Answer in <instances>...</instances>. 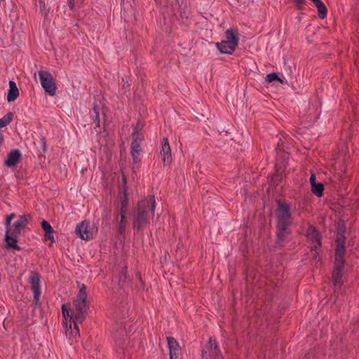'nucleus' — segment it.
<instances>
[{
  "label": "nucleus",
  "mask_w": 359,
  "mask_h": 359,
  "mask_svg": "<svg viewBox=\"0 0 359 359\" xmlns=\"http://www.w3.org/2000/svg\"><path fill=\"white\" fill-rule=\"evenodd\" d=\"M53 232V231H51L50 233H46L45 234L46 240H50L51 241V243H53V241H54Z\"/></svg>",
  "instance_id": "393cba45"
},
{
  "label": "nucleus",
  "mask_w": 359,
  "mask_h": 359,
  "mask_svg": "<svg viewBox=\"0 0 359 359\" xmlns=\"http://www.w3.org/2000/svg\"><path fill=\"white\" fill-rule=\"evenodd\" d=\"M126 215L119 213L116 217L117 231L120 234L124 233L126 229Z\"/></svg>",
  "instance_id": "f3484780"
},
{
  "label": "nucleus",
  "mask_w": 359,
  "mask_h": 359,
  "mask_svg": "<svg viewBox=\"0 0 359 359\" xmlns=\"http://www.w3.org/2000/svg\"><path fill=\"white\" fill-rule=\"evenodd\" d=\"M316 6L319 16L320 18H324L327 13V9L325 6L324 4L321 1V0H311Z\"/></svg>",
  "instance_id": "aec40b11"
},
{
  "label": "nucleus",
  "mask_w": 359,
  "mask_h": 359,
  "mask_svg": "<svg viewBox=\"0 0 359 359\" xmlns=\"http://www.w3.org/2000/svg\"><path fill=\"white\" fill-rule=\"evenodd\" d=\"M309 180H310V183H311V186H312L313 184H316V176H315V175H314V174H312V175H311Z\"/></svg>",
  "instance_id": "a878e982"
},
{
  "label": "nucleus",
  "mask_w": 359,
  "mask_h": 359,
  "mask_svg": "<svg viewBox=\"0 0 359 359\" xmlns=\"http://www.w3.org/2000/svg\"><path fill=\"white\" fill-rule=\"evenodd\" d=\"M40 276L39 273L32 272L29 278V283L31 285L34 294V302L36 305L39 304V299L41 296L40 290Z\"/></svg>",
  "instance_id": "9b49d317"
},
{
  "label": "nucleus",
  "mask_w": 359,
  "mask_h": 359,
  "mask_svg": "<svg viewBox=\"0 0 359 359\" xmlns=\"http://www.w3.org/2000/svg\"><path fill=\"white\" fill-rule=\"evenodd\" d=\"M69 5L71 7H72V2H69Z\"/></svg>",
  "instance_id": "c85d7f7f"
},
{
  "label": "nucleus",
  "mask_w": 359,
  "mask_h": 359,
  "mask_svg": "<svg viewBox=\"0 0 359 359\" xmlns=\"http://www.w3.org/2000/svg\"><path fill=\"white\" fill-rule=\"evenodd\" d=\"M95 228L90 225L87 221H83L77 224L75 233L82 240L88 241L93 238Z\"/></svg>",
  "instance_id": "9d476101"
},
{
  "label": "nucleus",
  "mask_w": 359,
  "mask_h": 359,
  "mask_svg": "<svg viewBox=\"0 0 359 359\" xmlns=\"http://www.w3.org/2000/svg\"><path fill=\"white\" fill-rule=\"evenodd\" d=\"M203 359H222V355L215 339L210 337L202 350Z\"/></svg>",
  "instance_id": "0eeeda50"
},
{
  "label": "nucleus",
  "mask_w": 359,
  "mask_h": 359,
  "mask_svg": "<svg viewBox=\"0 0 359 359\" xmlns=\"http://www.w3.org/2000/svg\"><path fill=\"white\" fill-rule=\"evenodd\" d=\"M86 297V288L82 284L74 301L73 308L70 309L68 304H63L62 306L65 334L71 344L76 341L79 337V329L77 323H81L85 319L88 309Z\"/></svg>",
  "instance_id": "f257e3e1"
},
{
  "label": "nucleus",
  "mask_w": 359,
  "mask_h": 359,
  "mask_svg": "<svg viewBox=\"0 0 359 359\" xmlns=\"http://www.w3.org/2000/svg\"><path fill=\"white\" fill-rule=\"evenodd\" d=\"M160 154L164 165H169L171 163V150L168 140L167 138H163L162 141Z\"/></svg>",
  "instance_id": "ddd939ff"
},
{
  "label": "nucleus",
  "mask_w": 359,
  "mask_h": 359,
  "mask_svg": "<svg viewBox=\"0 0 359 359\" xmlns=\"http://www.w3.org/2000/svg\"><path fill=\"white\" fill-rule=\"evenodd\" d=\"M306 236L311 250L314 251L313 259H317L319 255L318 250L321 244L320 234L313 226H311L306 231Z\"/></svg>",
  "instance_id": "6e6552de"
},
{
  "label": "nucleus",
  "mask_w": 359,
  "mask_h": 359,
  "mask_svg": "<svg viewBox=\"0 0 359 359\" xmlns=\"http://www.w3.org/2000/svg\"><path fill=\"white\" fill-rule=\"evenodd\" d=\"M336 241L337 245L336 248L335 261L332 279L334 287V293L339 292L341 290V286L343 284L342 269L344 267L343 257L344 255V248L343 245L344 236L341 235L338 236Z\"/></svg>",
  "instance_id": "7ed1b4c3"
},
{
  "label": "nucleus",
  "mask_w": 359,
  "mask_h": 359,
  "mask_svg": "<svg viewBox=\"0 0 359 359\" xmlns=\"http://www.w3.org/2000/svg\"><path fill=\"white\" fill-rule=\"evenodd\" d=\"M19 95V90L16 83L13 81H9V90L7 94L8 102H13Z\"/></svg>",
  "instance_id": "a211bd4d"
},
{
  "label": "nucleus",
  "mask_w": 359,
  "mask_h": 359,
  "mask_svg": "<svg viewBox=\"0 0 359 359\" xmlns=\"http://www.w3.org/2000/svg\"><path fill=\"white\" fill-rule=\"evenodd\" d=\"M295 4L298 6H300L304 3L305 0H294Z\"/></svg>",
  "instance_id": "bb28decb"
},
{
  "label": "nucleus",
  "mask_w": 359,
  "mask_h": 359,
  "mask_svg": "<svg viewBox=\"0 0 359 359\" xmlns=\"http://www.w3.org/2000/svg\"><path fill=\"white\" fill-rule=\"evenodd\" d=\"M239 43V33L236 28L231 27L224 32V38L221 42L215 43L220 53L231 55Z\"/></svg>",
  "instance_id": "20e7f679"
},
{
  "label": "nucleus",
  "mask_w": 359,
  "mask_h": 359,
  "mask_svg": "<svg viewBox=\"0 0 359 359\" xmlns=\"http://www.w3.org/2000/svg\"><path fill=\"white\" fill-rule=\"evenodd\" d=\"M154 210L155 200L153 196L140 201L134 212L133 228L139 231L146 225L149 219L153 217Z\"/></svg>",
  "instance_id": "f03ea898"
},
{
  "label": "nucleus",
  "mask_w": 359,
  "mask_h": 359,
  "mask_svg": "<svg viewBox=\"0 0 359 359\" xmlns=\"http://www.w3.org/2000/svg\"><path fill=\"white\" fill-rule=\"evenodd\" d=\"M170 351V359H177L180 353V347L178 342L171 337L167 338Z\"/></svg>",
  "instance_id": "4468645a"
},
{
  "label": "nucleus",
  "mask_w": 359,
  "mask_h": 359,
  "mask_svg": "<svg viewBox=\"0 0 359 359\" xmlns=\"http://www.w3.org/2000/svg\"><path fill=\"white\" fill-rule=\"evenodd\" d=\"M18 236V235L16 233H10V232H8V230H6L5 241L8 247L19 250V247L17 245Z\"/></svg>",
  "instance_id": "6ab92c4d"
},
{
  "label": "nucleus",
  "mask_w": 359,
  "mask_h": 359,
  "mask_svg": "<svg viewBox=\"0 0 359 359\" xmlns=\"http://www.w3.org/2000/svg\"><path fill=\"white\" fill-rule=\"evenodd\" d=\"M40 83L45 92L50 96L56 93V84L52 74L47 71H39Z\"/></svg>",
  "instance_id": "423d86ee"
},
{
  "label": "nucleus",
  "mask_w": 359,
  "mask_h": 359,
  "mask_svg": "<svg viewBox=\"0 0 359 359\" xmlns=\"http://www.w3.org/2000/svg\"><path fill=\"white\" fill-rule=\"evenodd\" d=\"M276 215L278 219V241L281 243L284 240L285 236L287 233V226L290 224L289 206L287 204L278 202Z\"/></svg>",
  "instance_id": "39448f33"
},
{
  "label": "nucleus",
  "mask_w": 359,
  "mask_h": 359,
  "mask_svg": "<svg viewBox=\"0 0 359 359\" xmlns=\"http://www.w3.org/2000/svg\"><path fill=\"white\" fill-rule=\"evenodd\" d=\"M4 142V136L2 135V133L0 132V146L3 144Z\"/></svg>",
  "instance_id": "cd10ccee"
},
{
  "label": "nucleus",
  "mask_w": 359,
  "mask_h": 359,
  "mask_svg": "<svg viewBox=\"0 0 359 359\" xmlns=\"http://www.w3.org/2000/svg\"><path fill=\"white\" fill-rule=\"evenodd\" d=\"M324 187L322 183H316L311 186V191L318 197H320L323 194Z\"/></svg>",
  "instance_id": "412c9836"
},
{
  "label": "nucleus",
  "mask_w": 359,
  "mask_h": 359,
  "mask_svg": "<svg viewBox=\"0 0 359 359\" xmlns=\"http://www.w3.org/2000/svg\"><path fill=\"white\" fill-rule=\"evenodd\" d=\"M123 188H122L123 196H121V205H120V208H119V213L127 214L128 208V199L127 193H126L127 192L126 187V180L124 177H123Z\"/></svg>",
  "instance_id": "2eb2a0df"
},
{
  "label": "nucleus",
  "mask_w": 359,
  "mask_h": 359,
  "mask_svg": "<svg viewBox=\"0 0 359 359\" xmlns=\"http://www.w3.org/2000/svg\"><path fill=\"white\" fill-rule=\"evenodd\" d=\"M41 226H42L43 229L44 230V231L46 232V233H50L51 231H53V228L50 226V224L45 220L42 222Z\"/></svg>",
  "instance_id": "b1692460"
},
{
  "label": "nucleus",
  "mask_w": 359,
  "mask_h": 359,
  "mask_svg": "<svg viewBox=\"0 0 359 359\" xmlns=\"http://www.w3.org/2000/svg\"><path fill=\"white\" fill-rule=\"evenodd\" d=\"M266 81L269 83H271L274 81H278L280 83H283V81L278 76L276 73H270L266 75Z\"/></svg>",
  "instance_id": "5701e85b"
},
{
  "label": "nucleus",
  "mask_w": 359,
  "mask_h": 359,
  "mask_svg": "<svg viewBox=\"0 0 359 359\" xmlns=\"http://www.w3.org/2000/svg\"><path fill=\"white\" fill-rule=\"evenodd\" d=\"M21 156L20 152L18 150L11 151L8 155L7 159L5 161V165L8 167H12L15 165Z\"/></svg>",
  "instance_id": "dca6fc26"
},
{
  "label": "nucleus",
  "mask_w": 359,
  "mask_h": 359,
  "mask_svg": "<svg viewBox=\"0 0 359 359\" xmlns=\"http://www.w3.org/2000/svg\"><path fill=\"white\" fill-rule=\"evenodd\" d=\"M142 140V135L135 128L133 133V142L131 143V154L135 162L138 161L140 155V144Z\"/></svg>",
  "instance_id": "f8f14e48"
},
{
  "label": "nucleus",
  "mask_w": 359,
  "mask_h": 359,
  "mask_svg": "<svg viewBox=\"0 0 359 359\" xmlns=\"http://www.w3.org/2000/svg\"><path fill=\"white\" fill-rule=\"evenodd\" d=\"M14 217V214H11L6 217V230H8L10 233L20 234L22 230L25 227L27 223V218L25 216H20L18 219L13 223V225H10L11 220Z\"/></svg>",
  "instance_id": "1a4fd4ad"
},
{
  "label": "nucleus",
  "mask_w": 359,
  "mask_h": 359,
  "mask_svg": "<svg viewBox=\"0 0 359 359\" xmlns=\"http://www.w3.org/2000/svg\"><path fill=\"white\" fill-rule=\"evenodd\" d=\"M13 117V114L9 112L3 118H0V128L8 125L11 122Z\"/></svg>",
  "instance_id": "4be33fe9"
}]
</instances>
